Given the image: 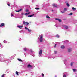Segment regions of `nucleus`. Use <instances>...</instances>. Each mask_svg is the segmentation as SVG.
Wrapping results in <instances>:
<instances>
[{"label": "nucleus", "mask_w": 77, "mask_h": 77, "mask_svg": "<svg viewBox=\"0 0 77 77\" xmlns=\"http://www.w3.org/2000/svg\"><path fill=\"white\" fill-rule=\"evenodd\" d=\"M72 9L73 11H76V8H75L74 7H72Z\"/></svg>", "instance_id": "dca6fc26"}, {"label": "nucleus", "mask_w": 77, "mask_h": 77, "mask_svg": "<svg viewBox=\"0 0 77 77\" xmlns=\"http://www.w3.org/2000/svg\"><path fill=\"white\" fill-rule=\"evenodd\" d=\"M32 56H35V55H34V54H32Z\"/></svg>", "instance_id": "c03bdc74"}, {"label": "nucleus", "mask_w": 77, "mask_h": 77, "mask_svg": "<svg viewBox=\"0 0 77 77\" xmlns=\"http://www.w3.org/2000/svg\"><path fill=\"white\" fill-rule=\"evenodd\" d=\"M0 62H4V59L3 58H1L0 59Z\"/></svg>", "instance_id": "f8f14e48"}, {"label": "nucleus", "mask_w": 77, "mask_h": 77, "mask_svg": "<svg viewBox=\"0 0 77 77\" xmlns=\"http://www.w3.org/2000/svg\"><path fill=\"white\" fill-rule=\"evenodd\" d=\"M23 23L24 25H28L29 24L28 22H25L24 21H23Z\"/></svg>", "instance_id": "20e7f679"}, {"label": "nucleus", "mask_w": 77, "mask_h": 77, "mask_svg": "<svg viewBox=\"0 0 77 77\" xmlns=\"http://www.w3.org/2000/svg\"><path fill=\"white\" fill-rule=\"evenodd\" d=\"M7 5H8V6H10V4H9L8 3H7Z\"/></svg>", "instance_id": "58836bf2"}, {"label": "nucleus", "mask_w": 77, "mask_h": 77, "mask_svg": "<svg viewBox=\"0 0 77 77\" xmlns=\"http://www.w3.org/2000/svg\"><path fill=\"white\" fill-rule=\"evenodd\" d=\"M35 9H36V10H38L39 9V8H35Z\"/></svg>", "instance_id": "2f4dec72"}, {"label": "nucleus", "mask_w": 77, "mask_h": 77, "mask_svg": "<svg viewBox=\"0 0 77 77\" xmlns=\"http://www.w3.org/2000/svg\"><path fill=\"white\" fill-rule=\"evenodd\" d=\"M54 53H55V54H56V53H57V51H55Z\"/></svg>", "instance_id": "ea45409f"}, {"label": "nucleus", "mask_w": 77, "mask_h": 77, "mask_svg": "<svg viewBox=\"0 0 77 77\" xmlns=\"http://www.w3.org/2000/svg\"><path fill=\"white\" fill-rule=\"evenodd\" d=\"M25 11L26 12H29V10L28 9H26Z\"/></svg>", "instance_id": "bb28decb"}, {"label": "nucleus", "mask_w": 77, "mask_h": 77, "mask_svg": "<svg viewBox=\"0 0 77 77\" xmlns=\"http://www.w3.org/2000/svg\"><path fill=\"white\" fill-rule=\"evenodd\" d=\"M68 15H72V13H70V14H69Z\"/></svg>", "instance_id": "473e14b6"}, {"label": "nucleus", "mask_w": 77, "mask_h": 77, "mask_svg": "<svg viewBox=\"0 0 77 77\" xmlns=\"http://www.w3.org/2000/svg\"><path fill=\"white\" fill-rule=\"evenodd\" d=\"M67 60V59H65L64 60V63L65 64V65H66V64L65 63V62H66Z\"/></svg>", "instance_id": "2eb2a0df"}, {"label": "nucleus", "mask_w": 77, "mask_h": 77, "mask_svg": "<svg viewBox=\"0 0 77 77\" xmlns=\"http://www.w3.org/2000/svg\"><path fill=\"white\" fill-rule=\"evenodd\" d=\"M38 41L41 42H42L43 41V35H39V37L38 38V40H37V42H38Z\"/></svg>", "instance_id": "f257e3e1"}, {"label": "nucleus", "mask_w": 77, "mask_h": 77, "mask_svg": "<svg viewBox=\"0 0 77 77\" xmlns=\"http://www.w3.org/2000/svg\"><path fill=\"white\" fill-rule=\"evenodd\" d=\"M57 38H59V35H56L55 36Z\"/></svg>", "instance_id": "cd10ccee"}, {"label": "nucleus", "mask_w": 77, "mask_h": 77, "mask_svg": "<svg viewBox=\"0 0 77 77\" xmlns=\"http://www.w3.org/2000/svg\"><path fill=\"white\" fill-rule=\"evenodd\" d=\"M66 5L67 6H68V7H69V4L68 3H67Z\"/></svg>", "instance_id": "7c9ffc66"}, {"label": "nucleus", "mask_w": 77, "mask_h": 77, "mask_svg": "<svg viewBox=\"0 0 77 77\" xmlns=\"http://www.w3.org/2000/svg\"><path fill=\"white\" fill-rule=\"evenodd\" d=\"M17 27H18V28H19V29H22V27H23V26L18 25L17 26Z\"/></svg>", "instance_id": "39448f33"}, {"label": "nucleus", "mask_w": 77, "mask_h": 77, "mask_svg": "<svg viewBox=\"0 0 77 77\" xmlns=\"http://www.w3.org/2000/svg\"><path fill=\"white\" fill-rule=\"evenodd\" d=\"M23 30L19 31V33H23Z\"/></svg>", "instance_id": "72a5a7b5"}, {"label": "nucleus", "mask_w": 77, "mask_h": 77, "mask_svg": "<svg viewBox=\"0 0 77 77\" xmlns=\"http://www.w3.org/2000/svg\"><path fill=\"white\" fill-rule=\"evenodd\" d=\"M51 11H52V12H53L54 11H53V10H52Z\"/></svg>", "instance_id": "8fccbe9b"}, {"label": "nucleus", "mask_w": 77, "mask_h": 77, "mask_svg": "<svg viewBox=\"0 0 77 77\" xmlns=\"http://www.w3.org/2000/svg\"><path fill=\"white\" fill-rule=\"evenodd\" d=\"M33 15H34V14L29 15L28 16V17H33Z\"/></svg>", "instance_id": "412c9836"}, {"label": "nucleus", "mask_w": 77, "mask_h": 77, "mask_svg": "<svg viewBox=\"0 0 77 77\" xmlns=\"http://www.w3.org/2000/svg\"><path fill=\"white\" fill-rule=\"evenodd\" d=\"M74 63V62H72L71 63V66H72V65H73V63Z\"/></svg>", "instance_id": "c85d7f7f"}, {"label": "nucleus", "mask_w": 77, "mask_h": 77, "mask_svg": "<svg viewBox=\"0 0 77 77\" xmlns=\"http://www.w3.org/2000/svg\"><path fill=\"white\" fill-rule=\"evenodd\" d=\"M72 50V49L71 48H69L68 49V52L69 53L71 52Z\"/></svg>", "instance_id": "6e6552de"}, {"label": "nucleus", "mask_w": 77, "mask_h": 77, "mask_svg": "<svg viewBox=\"0 0 77 77\" xmlns=\"http://www.w3.org/2000/svg\"><path fill=\"white\" fill-rule=\"evenodd\" d=\"M25 28L26 30H27L29 32H32V30L29 29V28H27V27H25Z\"/></svg>", "instance_id": "7ed1b4c3"}, {"label": "nucleus", "mask_w": 77, "mask_h": 77, "mask_svg": "<svg viewBox=\"0 0 77 77\" xmlns=\"http://www.w3.org/2000/svg\"><path fill=\"white\" fill-rule=\"evenodd\" d=\"M61 49H64V48H65V46L64 45L61 46Z\"/></svg>", "instance_id": "9b49d317"}, {"label": "nucleus", "mask_w": 77, "mask_h": 77, "mask_svg": "<svg viewBox=\"0 0 77 77\" xmlns=\"http://www.w3.org/2000/svg\"><path fill=\"white\" fill-rule=\"evenodd\" d=\"M48 59H49H49H51V57H48Z\"/></svg>", "instance_id": "a18cd8bd"}, {"label": "nucleus", "mask_w": 77, "mask_h": 77, "mask_svg": "<svg viewBox=\"0 0 77 77\" xmlns=\"http://www.w3.org/2000/svg\"><path fill=\"white\" fill-rule=\"evenodd\" d=\"M56 27H57L56 26Z\"/></svg>", "instance_id": "864d4df0"}, {"label": "nucleus", "mask_w": 77, "mask_h": 77, "mask_svg": "<svg viewBox=\"0 0 77 77\" xmlns=\"http://www.w3.org/2000/svg\"><path fill=\"white\" fill-rule=\"evenodd\" d=\"M73 72H75V71H77V69H73Z\"/></svg>", "instance_id": "393cba45"}, {"label": "nucleus", "mask_w": 77, "mask_h": 77, "mask_svg": "<svg viewBox=\"0 0 77 77\" xmlns=\"http://www.w3.org/2000/svg\"><path fill=\"white\" fill-rule=\"evenodd\" d=\"M66 41H67V42H68V40H67L66 41H64V42H66Z\"/></svg>", "instance_id": "de8ad7c7"}, {"label": "nucleus", "mask_w": 77, "mask_h": 77, "mask_svg": "<svg viewBox=\"0 0 77 77\" xmlns=\"http://www.w3.org/2000/svg\"><path fill=\"white\" fill-rule=\"evenodd\" d=\"M3 42H4V43H8V42L6 41V40H4Z\"/></svg>", "instance_id": "a878e982"}, {"label": "nucleus", "mask_w": 77, "mask_h": 77, "mask_svg": "<svg viewBox=\"0 0 77 77\" xmlns=\"http://www.w3.org/2000/svg\"><path fill=\"white\" fill-rule=\"evenodd\" d=\"M67 10V8H65L64 9V11L65 12V11H66V10Z\"/></svg>", "instance_id": "c756f323"}, {"label": "nucleus", "mask_w": 77, "mask_h": 77, "mask_svg": "<svg viewBox=\"0 0 77 77\" xmlns=\"http://www.w3.org/2000/svg\"><path fill=\"white\" fill-rule=\"evenodd\" d=\"M42 50H40L39 52V57H42Z\"/></svg>", "instance_id": "f03ea898"}, {"label": "nucleus", "mask_w": 77, "mask_h": 77, "mask_svg": "<svg viewBox=\"0 0 77 77\" xmlns=\"http://www.w3.org/2000/svg\"><path fill=\"white\" fill-rule=\"evenodd\" d=\"M22 9H20L19 10L17 11V10H15V11H16V12H20V11H22Z\"/></svg>", "instance_id": "ddd939ff"}, {"label": "nucleus", "mask_w": 77, "mask_h": 77, "mask_svg": "<svg viewBox=\"0 0 77 77\" xmlns=\"http://www.w3.org/2000/svg\"><path fill=\"white\" fill-rule=\"evenodd\" d=\"M6 63H8V61H6Z\"/></svg>", "instance_id": "3c124183"}, {"label": "nucleus", "mask_w": 77, "mask_h": 77, "mask_svg": "<svg viewBox=\"0 0 77 77\" xmlns=\"http://www.w3.org/2000/svg\"><path fill=\"white\" fill-rule=\"evenodd\" d=\"M19 73V72L17 71L16 72V74H17V75H18L19 74H18V73Z\"/></svg>", "instance_id": "6ab92c4d"}, {"label": "nucleus", "mask_w": 77, "mask_h": 77, "mask_svg": "<svg viewBox=\"0 0 77 77\" xmlns=\"http://www.w3.org/2000/svg\"><path fill=\"white\" fill-rule=\"evenodd\" d=\"M30 14V12L27 13H25V15H28L29 14Z\"/></svg>", "instance_id": "4468645a"}, {"label": "nucleus", "mask_w": 77, "mask_h": 77, "mask_svg": "<svg viewBox=\"0 0 77 77\" xmlns=\"http://www.w3.org/2000/svg\"><path fill=\"white\" fill-rule=\"evenodd\" d=\"M5 76V74H4L2 75L1 77H4Z\"/></svg>", "instance_id": "f704fd0d"}, {"label": "nucleus", "mask_w": 77, "mask_h": 77, "mask_svg": "<svg viewBox=\"0 0 77 77\" xmlns=\"http://www.w3.org/2000/svg\"><path fill=\"white\" fill-rule=\"evenodd\" d=\"M24 55H25V56H26V55L25 54H24Z\"/></svg>", "instance_id": "603ef678"}, {"label": "nucleus", "mask_w": 77, "mask_h": 77, "mask_svg": "<svg viewBox=\"0 0 77 77\" xmlns=\"http://www.w3.org/2000/svg\"><path fill=\"white\" fill-rule=\"evenodd\" d=\"M28 68H32V66L30 65V64H28L27 66Z\"/></svg>", "instance_id": "9d476101"}, {"label": "nucleus", "mask_w": 77, "mask_h": 77, "mask_svg": "<svg viewBox=\"0 0 77 77\" xmlns=\"http://www.w3.org/2000/svg\"><path fill=\"white\" fill-rule=\"evenodd\" d=\"M27 48H25L23 49L25 51H26V50H27Z\"/></svg>", "instance_id": "aec40b11"}, {"label": "nucleus", "mask_w": 77, "mask_h": 77, "mask_svg": "<svg viewBox=\"0 0 77 77\" xmlns=\"http://www.w3.org/2000/svg\"><path fill=\"white\" fill-rule=\"evenodd\" d=\"M30 51L31 53H33V54L34 53V52H33V50H32V49H30Z\"/></svg>", "instance_id": "f3484780"}, {"label": "nucleus", "mask_w": 77, "mask_h": 77, "mask_svg": "<svg viewBox=\"0 0 77 77\" xmlns=\"http://www.w3.org/2000/svg\"><path fill=\"white\" fill-rule=\"evenodd\" d=\"M22 15H24V13H23L21 14Z\"/></svg>", "instance_id": "79ce46f5"}, {"label": "nucleus", "mask_w": 77, "mask_h": 77, "mask_svg": "<svg viewBox=\"0 0 77 77\" xmlns=\"http://www.w3.org/2000/svg\"><path fill=\"white\" fill-rule=\"evenodd\" d=\"M53 6H54V7H56V4H53Z\"/></svg>", "instance_id": "5701e85b"}, {"label": "nucleus", "mask_w": 77, "mask_h": 77, "mask_svg": "<svg viewBox=\"0 0 77 77\" xmlns=\"http://www.w3.org/2000/svg\"><path fill=\"white\" fill-rule=\"evenodd\" d=\"M17 59L19 61H20V62H23L22 60H21L20 59Z\"/></svg>", "instance_id": "b1692460"}, {"label": "nucleus", "mask_w": 77, "mask_h": 77, "mask_svg": "<svg viewBox=\"0 0 77 77\" xmlns=\"http://www.w3.org/2000/svg\"><path fill=\"white\" fill-rule=\"evenodd\" d=\"M46 17L47 18H48V19H50V17L48 15L46 16Z\"/></svg>", "instance_id": "a211bd4d"}, {"label": "nucleus", "mask_w": 77, "mask_h": 77, "mask_svg": "<svg viewBox=\"0 0 77 77\" xmlns=\"http://www.w3.org/2000/svg\"><path fill=\"white\" fill-rule=\"evenodd\" d=\"M63 77H66V75L64 74L63 75Z\"/></svg>", "instance_id": "c9c22d12"}, {"label": "nucleus", "mask_w": 77, "mask_h": 77, "mask_svg": "<svg viewBox=\"0 0 77 77\" xmlns=\"http://www.w3.org/2000/svg\"><path fill=\"white\" fill-rule=\"evenodd\" d=\"M3 26H5V24L3 23H2L0 25V27H3Z\"/></svg>", "instance_id": "0eeeda50"}, {"label": "nucleus", "mask_w": 77, "mask_h": 77, "mask_svg": "<svg viewBox=\"0 0 77 77\" xmlns=\"http://www.w3.org/2000/svg\"><path fill=\"white\" fill-rule=\"evenodd\" d=\"M65 12V11H61V12H62V13H64Z\"/></svg>", "instance_id": "37998d69"}, {"label": "nucleus", "mask_w": 77, "mask_h": 77, "mask_svg": "<svg viewBox=\"0 0 77 77\" xmlns=\"http://www.w3.org/2000/svg\"><path fill=\"white\" fill-rule=\"evenodd\" d=\"M11 17H12V16H14V15L13 14H11Z\"/></svg>", "instance_id": "49530a36"}, {"label": "nucleus", "mask_w": 77, "mask_h": 77, "mask_svg": "<svg viewBox=\"0 0 77 77\" xmlns=\"http://www.w3.org/2000/svg\"><path fill=\"white\" fill-rule=\"evenodd\" d=\"M55 20H58V21H59V22H61V20L59 19L55 18Z\"/></svg>", "instance_id": "1a4fd4ad"}, {"label": "nucleus", "mask_w": 77, "mask_h": 77, "mask_svg": "<svg viewBox=\"0 0 77 77\" xmlns=\"http://www.w3.org/2000/svg\"><path fill=\"white\" fill-rule=\"evenodd\" d=\"M0 47H1V48H3V46L2 45L1 43H0Z\"/></svg>", "instance_id": "4be33fe9"}, {"label": "nucleus", "mask_w": 77, "mask_h": 77, "mask_svg": "<svg viewBox=\"0 0 77 77\" xmlns=\"http://www.w3.org/2000/svg\"><path fill=\"white\" fill-rule=\"evenodd\" d=\"M65 3H67V1H65Z\"/></svg>", "instance_id": "09e8293b"}, {"label": "nucleus", "mask_w": 77, "mask_h": 77, "mask_svg": "<svg viewBox=\"0 0 77 77\" xmlns=\"http://www.w3.org/2000/svg\"><path fill=\"white\" fill-rule=\"evenodd\" d=\"M57 45V44H55V46H54V47L55 48V47H56V45Z\"/></svg>", "instance_id": "a19ab883"}, {"label": "nucleus", "mask_w": 77, "mask_h": 77, "mask_svg": "<svg viewBox=\"0 0 77 77\" xmlns=\"http://www.w3.org/2000/svg\"><path fill=\"white\" fill-rule=\"evenodd\" d=\"M19 40L20 41H21L22 40L20 38H19Z\"/></svg>", "instance_id": "e433bc0d"}, {"label": "nucleus", "mask_w": 77, "mask_h": 77, "mask_svg": "<svg viewBox=\"0 0 77 77\" xmlns=\"http://www.w3.org/2000/svg\"><path fill=\"white\" fill-rule=\"evenodd\" d=\"M63 27H64L65 29H68V26L66 25H63Z\"/></svg>", "instance_id": "423d86ee"}, {"label": "nucleus", "mask_w": 77, "mask_h": 77, "mask_svg": "<svg viewBox=\"0 0 77 77\" xmlns=\"http://www.w3.org/2000/svg\"><path fill=\"white\" fill-rule=\"evenodd\" d=\"M42 76L43 77H44V74L42 73Z\"/></svg>", "instance_id": "4c0bfd02"}]
</instances>
